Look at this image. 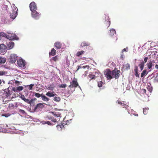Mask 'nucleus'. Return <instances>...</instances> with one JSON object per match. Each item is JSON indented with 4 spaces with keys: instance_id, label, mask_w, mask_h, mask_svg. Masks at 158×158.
Wrapping results in <instances>:
<instances>
[{
    "instance_id": "obj_28",
    "label": "nucleus",
    "mask_w": 158,
    "mask_h": 158,
    "mask_svg": "<svg viewBox=\"0 0 158 158\" xmlns=\"http://www.w3.org/2000/svg\"><path fill=\"white\" fill-rule=\"evenodd\" d=\"M54 88V85H52L51 84V85H48V87L47 88V89H48V90H52Z\"/></svg>"
},
{
    "instance_id": "obj_47",
    "label": "nucleus",
    "mask_w": 158,
    "mask_h": 158,
    "mask_svg": "<svg viewBox=\"0 0 158 158\" xmlns=\"http://www.w3.org/2000/svg\"><path fill=\"white\" fill-rule=\"evenodd\" d=\"M45 123L47 124L48 125H52V123H50V122L49 121H45Z\"/></svg>"
},
{
    "instance_id": "obj_21",
    "label": "nucleus",
    "mask_w": 158,
    "mask_h": 158,
    "mask_svg": "<svg viewBox=\"0 0 158 158\" xmlns=\"http://www.w3.org/2000/svg\"><path fill=\"white\" fill-rule=\"evenodd\" d=\"M31 11L32 16L33 17L36 18L38 16L39 13H38L36 10H31Z\"/></svg>"
},
{
    "instance_id": "obj_56",
    "label": "nucleus",
    "mask_w": 158,
    "mask_h": 158,
    "mask_svg": "<svg viewBox=\"0 0 158 158\" xmlns=\"http://www.w3.org/2000/svg\"><path fill=\"white\" fill-rule=\"evenodd\" d=\"M54 115H55L57 117H60V114H55Z\"/></svg>"
},
{
    "instance_id": "obj_1",
    "label": "nucleus",
    "mask_w": 158,
    "mask_h": 158,
    "mask_svg": "<svg viewBox=\"0 0 158 158\" xmlns=\"http://www.w3.org/2000/svg\"><path fill=\"white\" fill-rule=\"evenodd\" d=\"M33 94H34L36 98H39L41 97L42 100L44 101L47 102L50 99L48 98H47L44 95L43 93L42 94H40L39 93L34 92L33 93Z\"/></svg>"
},
{
    "instance_id": "obj_48",
    "label": "nucleus",
    "mask_w": 158,
    "mask_h": 158,
    "mask_svg": "<svg viewBox=\"0 0 158 158\" xmlns=\"http://www.w3.org/2000/svg\"><path fill=\"white\" fill-rule=\"evenodd\" d=\"M15 83L18 86L20 84L19 81H15Z\"/></svg>"
},
{
    "instance_id": "obj_42",
    "label": "nucleus",
    "mask_w": 158,
    "mask_h": 158,
    "mask_svg": "<svg viewBox=\"0 0 158 158\" xmlns=\"http://www.w3.org/2000/svg\"><path fill=\"white\" fill-rule=\"evenodd\" d=\"M19 112L22 113L23 114H24L25 113V111L21 109H19Z\"/></svg>"
},
{
    "instance_id": "obj_38",
    "label": "nucleus",
    "mask_w": 158,
    "mask_h": 158,
    "mask_svg": "<svg viewBox=\"0 0 158 158\" xmlns=\"http://www.w3.org/2000/svg\"><path fill=\"white\" fill-rule=\"evenodd\" d=\"M126 67V69L127 70H128L130 69V65L129 64L127 63L125 65Z\"/></svg>"
},
{
    "instance_id": "obj_52",
    "label": "nucleus",
    "mask_w": 158,
    "mask_h": 158,
    "mask_svg": "<svg viewBox=\"0 0 158 158\" xmlns=\"http://www.w3.org/2000/svg\"><path fill=\"white\" fill-rule=\"evenodd\" d=\"M89 66H88V65H86V66H83L82 67V68H83V69H85V68H87L88 69H89Z\"/></svg>"
},
{
    "instance_id": "obj_54",
    "label": "nucleus",
    "mask_w": 158,
    "mask_h": 158,
    "mask_svg": "<svg viewBox=\"0 0 158 158\" xmlns=\"http://www.w3.org/2000/svg\"><path fill=\"white\" fill-rule=\"evenodd\" d=\"M142 92L144 93H146V89H142Z\"/></svg>"
},
{
    "instance_id": "obj_60",
    "label": "nucleus",
    "mask_w": 158,
    "mask_h": 158,
    "mask_svg": "<svg viewBox=\"0 0 158 158\" xmlns=\"http://www.w3.org/2000/svg\"><path fill=\"white\" fill-rule=\"evenodd\" d=\"M135 116H138V114H135Z\"/></svg>"
},
{
    "instance_id": "obj_27",
    "label": "nucleus",
    "mask_w": 158,
    "mask_h": 158,
    "mask_svg": "<svg viewBox=\"0 0 158 158\" xmlns=\"http://www.w3.org/2000/svg\"><path fill=\"white\" fill-rule=\"evenodd\" d=\"M6 58L4 57H1L0 58V63L1 64H4L6 62Z\"/></svg>"
},
{
    "instance_id": "obj_24",
    "label": "nucleus",
    "mask_w": 158,
    "mask_h": 158,
    "mask_svg": "<svg viewBox=\"0 0 158 158\" xmlns=\"http://www.w3.org/2000/svg\"><path fill=\"white\" fill-rule=\"evenodd\" d=\"M144 66V63L143 61L140 64H139V67L141 71H142L143 69Z\"/></svg>"
},
{
    "instance_id": "obj_51",
    "label": "nucleus",
    "mask_w": 158,
    "mask_h": 158,
    "mask_svg": "<svg viewBox=\"0 0 158 158\" xmlns=\"http://www.w3.org/2000/svg\"><path fill=\"white\" fill-rule=\"evenodd\" d=\"M155 80L156 81H158V74L155 77Z\"/></svg>"
},
{
    "instance_id": "obj_49",
    "label": "nucleus",
    "mask_w": 158,
    "mask_h": 158,
    "mask_svg": "<svg viewBox=\"0 0 158 158\" xmlns=\"http://www.w3.org/2000/svg\"><path fill=\"white\" fill-rule=\"evenodd\" d=\"M135 75L136 77H139V74H138V72H135Z\"/></svg>"
},
{
    "instance_id": "obj_44",
    "label": "nucleus",
    "mask_w": 158,
    "mask_h": 158,
    "mask_svg": "<svg viewBox=\"0 0 158 158\" xmlns=\"http://www.w3.org/2000/svg\"><path fill=\"white\" fill-rule=\"evenodd\" d=\"M134 71L135 72H138V68L137 66H135Z\"/></svg>"
},
{
    "instance_id": "obj_7",
    "label": "nucleus",
    "mask_w": 158,
    "mask_h": 158,
    "mask_svg": "<svg viewBox=\"0 0 158 158\" xmlns=\"http://www.w3.org/2000/svg\"><path fill=\"white\" fill-rule=\"evenodd\" d=\"M110 22L109 17L108 16L105 17V20L104 22L103 26L105 28H107L110 25Z\"/></svg>"
},
{
    "instance_id": "obj_13",
    "label": "nucleus",
    "mask_w": 158,
    "mask_h": 158,
    "mask_svg": "<svg viewBox=\"0 0 158 158\" xmlns=\"http://www.w3.org/2000/svg\"><path fill=\"white\" fill-rule=\"evenodd\" d=\"M12 20L7 17H3L2 19V22L4 23H9Z\"/></svg>"
},
{
    "instance_id": "obj_32",
    "label": "nucleus",
    "mask_w": 158,
    "mask_h": 158,
    "mask_svg": "<svg viewBox=\"0 0 158 158\" xmlns=\"http://www.w3.org/2000/svg\"><path fill=\"white\" fill-rule=\"evenodd\" d=\"M7 35L4 32H2L0 33V36L4 37L7 38Z\"/></svg>"
},
{
    "instance_id": "obj_58",
    "label": "nucleus",
    "mask_w": 158,
    "mask_h": 158,
    "mask_svg": "<svg viewBox=\"0 0 158 158\" xmlns=\"http://www.w3.org/2000/svg\"><path fill=\"white\" fill-rule=\"evenodd\" d=\"M126 51V49L125 48H124L123 49V50H122V52H124V51Z\"/></svg>"
},
{
    "instance_id": "obj_9",
    "label": "nucleus",
    "mask_w": 158,
    "mask_h": 158,
    "mask_svg": "<svg viewBox=\"0 0 158 158\" xmlns=\"http://www.w3.org/2000/svg\"><path fill=\"white\" fill-rule=\"evenodd\" d=\"M6 46L4 44H0V53L4 54L6 51Z\"/></svg>"
},
{
    "instance_id": "obj_22",
    "label": "nucleus",
    "mask_w": 158,
    "mask_h": 158,
    "mask_svg": "<svg viewBox=\"0 0 158 158\" xmlns=\"http://www.w3.org/2000/svg\"><path fill=\"white\" fill-rule=\"evenodd\" d=\"M56 95V94H54V92H48L47 93L46 95L49 97H54Z\"/></svg>"
},
{
    "instance_id": "obj_57",
    "label": "nucleus",
    "mask_w": 158,
    "mask_h": 158,
    "mask_svg": "<svg viewBox=\"0 0 158 158\" xmlns=\"http://www.w3.org/2000/svg\"><path fill=\"white\" fill-rule=\"evenodd\" d=\"M155 68L157 69H158V64H156L155 65Z\"/></svg>"
},
{
    "instance_id": "obj_50",
    "label": "nucleus",
    "mask_w": 158,
    "mask_h": 158,
    "mask_svg": "<svg viewBox=\"0 0 158 158\" xmlns=\"http://www.w3.org/2000/svg\"><path fill=\"white\" fill-rule=\"evenodd\" d=\"M148 59V57H145L144 59V62L146 63Z\"/></svg>"
},
{
    "instance_id": "obj_39",
    "label": "nucleus",
    "mask_w": 158,
    "mask_h": 158,
    "mask_svg": "<svg viewBox=\"0 0 158 158\" xmlns=\"http://www.w3.org/2000/svg\"><path fill=\"white\" fill-rule=\"evenodd\" d=\"M103 83L102 81H100L98 82V86L99 87H101L102 86V85Z\"/></svg>"
},
{
    "instance_id": "obj_55",
    "label": "nucleus",
    "mask_w": 158,
    "mask_h": 158,
    "mask_svg": "<svg viewBox=\"0 0 158 158\" xmlns=\"http://www.w3.org/2000/svg\"><path fill=\"white\" fill-rule=\"evenodd\" d=\"M82 68V67L80 66H78V69H77V71H78V70L80 69H81Z\"/></svg>"
},
{
    "instance_id": "obj_37",
    "label": "nucleus",
    "mask_w": 158,
    "mask_h": 158,
    "mask_svg": "<svg viewBox=\"0 0 158 158\" xmlns=\"http://www.w3.org/2000/svg\"><path fill=\"white\" fill-rule=\"evenodd\" d=\"M7 74V72L3 71H0V76H3Z\"/></svg>"
},
{
    "instance_id": "obj_36",
    "label": "nucleus",
    "mask_w": 158,
    "mask_h": 158,
    "mask_svg": "<svg viewBox=\"0 0 158 158\" xmlns=\"http://www.w3.org/2000/svg\"><path fill=\"white\" fill-rule=\"evenodd\" d=\"M147 89L150 92H151L152 90V88L151 86L148 85L147 87Z\"/></svg>"
},
{
    "instance_id": "obj_8",
    "label": "nucleus",
    "mask_w": 158,
    "mask_h": 158,
    "mask_svg": "<svg viewBox=\"0 0 158 158\" xmlns=\"http://www.w3.org/2000/svg\"><path fill=\"white\" fill-rule=\"evenodd\" d=\"M17 64L19 67L25 68L26 65V62L24 60L22 59H19L17 61Z\"/></svg>"
},
{
    "instance_id": "obj_2",
    "label": "nucleus",
    "mask_w": 158,
    "mask_h": 158,
    "mask_svg": "<svg viewBox=\"0 0 158 158\" xmlns=\"http://www.w3.org/2000/svg\"><path fill=\"white\" fill-rule=\"evenodd\" d=\"M112 71L109 69H106L104 73V75L107 80H110L114 78L112 75Z\"/></svg>"
},
{
    "instance_id": "obj_23",
    "label": "nucleus",
    "mask_w": 158,
    "mask_h": 158,
    "mask_svg": "<svg viewBox=\"0 0 158 158\" xmlns=\"http://www.w3.org/2000/svg\"><path fill=\"white\" fill-rule=\"evenodd\" d=\"M56 54V51L54 48H52L51 50V52L49 53V55L52 56H55Z\"/></svg>"
},
{
    "instance_id": "obj_45",
    "label": "nucleus",
    "mask_w": 158,
    "mask_h": 158,
    "mask_svg": "<svg viewBox=\"0 0 158 158\" xmlns=\"http://www.w3.org/2000/svg\"><path fill=\"white\" fill-rule=\"evenodd\" d=\"M5 91L7 94H10V92L9 89V88L6 89H5Z\"/></svg>"
},
{
    "instance_id": "obj_18",
    "label": "nucleus",
    "mask_w": 158,
    "mask_h": 158,
    "mask_svg": "<svg viewBox=\"0 0 158 158\" xmlns=\"http://www.w3.org/2000/svg\"><path fill=\"white\" fill-rule=\"evenodd\" d=\"M14 42H12L11 41L9 42L7 44V48L8 49H12L13 48V47L14 46Z\"/></svg>"
},
{
    "instance_id": "obj_29",
    "label": "nucleus",
    "mask_w": 158,
    "mask_h": 158,
    "mask_svg": "<svg viewBox=\"0 0 158 158\" xmlns=\"http://www.w3.org/2000/svg\"><path fill=\"white\" fill-rule=\"evenodd\" d=\"M53 100L56 102H59L60 101V98L59 97H55Z\"/></svg>"
},
{
    "instance_id": "obj_43",
    "label": "nucleus",
    "mask_w": 158,
    "mask_h": 158,
    "mask_svg": "<svg viewBox=\"0 0 158 158\" xmlns=\"http://www.w3.org/2000/svg\"><path fill=\"white\" fill-rule=\"evenodd\" d=\"M34 84H31L29 85L28 89L30 90H31L32 89L33 87L34 86Z\"/></svg>"
},
{
    "instance_id": "obj_16",
    "label": "nucleus",
    "mask_w": 158,
    "mask_h": 158,
    "mask_svg": "<svg viewBox=\"0 0 158 158\" xmlns=\"http://www.w3.org/2000/svg\"><path fill=\"white\" fill-rule=\"evenodd\" d=\"M23 89V87L22 86H19L16 88H13L12 90L15 92H18L22 91Z\"/></svg>"
},
{
    "instance_id": "obj_35",
    "label": "nucleus",
    "mask_w": 158,
    "mask_h": 158,
    "mask_svg": "<svg viewBox=\"0 0 158 158\" xmlns=\"http://www.w3.org/2000/svg\"><path fill=\"white\" fill-rule=\"evenodd\" d=\"M48 119L50 120H51L52 121L54 122H56L57 121L56 119L52 117H50L48 118Z\"/></svg>"
},
{
    "instance_id": "obj_17",
    "label": "nucleus",
    "mask_w": 158,
    "mask_h": 158,
    "mask_svg": "<svg viewBox=\"0 0 158 158\" xmlns=\"http://www.w3.org/2000/svg\"><path fill=\"white\" fill-rule=\"evenodd\" d=\"M54 46L56 48L59 49L62 46V44L60 42L57 41L55 43Z\"/></svg>"
},
{
    "instance_id": "obj_33",
    "label": "nucleus",
    "mask_w": 158,
    "mask_h": 158,
    "mask_svg": "<svg viewBox=\"0 0 158 158\" xmlns=\"http://www.w3.org/2000/svg\"><path fill=\"white\" fill-rule=\"evenodd\" d=\"M52 60L55 62H56L58 60V59L57 56H56L53 57H52L51 59V60Z\"/></svg>"
},
{
    "instance_id": "obj_14",
    "label": "nucleus",
    "mask_w": 158,
    "mask_h": 158,
    "mask_svg": "<svg viewBox=\"0 0 158 158\" xmlns=\"http://www.w3.org/2000/svg\"><path fill=\"white\" fill-rule=\"evenodd\" d=\"M44 106L43 103H39L37 104L35 106L34 108V110L35 111L37 109H43Z\"/></svg>"
},
{
    "instance_id": "obj_40",
    "label": "nucleus",
    "mask_w": 158,
    "mask_h": 158,
    "mask_svg": "<svg viewBox=\"0 0 158 158\" xmlns=\"http://www.w3.org/2000/svg\"><path fill=\"white\" fill-rule=\"evenodd\" d=\"M9 107L10 108H14V104L13 103H10L9 104Z\"/></svg>"
},
{
    "instance_id": "obj_26",
    "label": "nucleus",
    "mask_w": 158,
    "mask_h": 158,
    "mask_svg": "<svg viewBox=\"0 0 158 158\" xmlns=\"http://www.w3.org/2000/svg\"><path fill=\"white\" fill-rule=\"evenodd\" d=\"M148 73L147 72V71L146 69L144 70L142 72V73L141 75V77H144L145 75H146Z\"/></svg>"
},
{
    "instance_id": "obj_12",
    "label": "nucleus",
    "mask_w": 158,
    "mask_h": 158,
    "mask_svg": "<svg viewBox=\"0 0 158 158\" xmlns=\"http://www.w3.org/2000/svg\"><path fill=\"white\" fill-rule=\"evenodd\" d=\"M29 7L30 10H36L37 9L36 4L34 2H33L30 3Z\"/></svg>"
},
{
    "instance_id": "obj_4",
    "label": "nucleus",
    "mask_w": 158,
    "mask_h": 158,
    "mask_svg": "<svg viewBox=\"0 0 158 158\" xmlns=\"http://www.w3.org/2000/svg\"><path fill=\"white\" fill-rule=\"evenodd\" d=\"M18 56L15 54H11L9 58V62L11 63H15L17 59Z\"/></svg>"
},
{
    "instance_id": "obj_25",
    "label": "nucleus",
    "mask_w": 158,
    "mask_h": 158,
    "mask_svg": "<svg viewBox=\"0 0 158 158\" xmlns=\"http://www.w3.org/2000/svg\"><path fill=\"white\" fill-rule=\"evenodd\" d=\"M116 33V31L115 30L113 29H111L110 31L109 35L111 36H113L114 34Z\"/></svg>"
},
{
    "instance_id": "obj_53",
    "label": "nucleus",
    "mask_w": 158,
    "mask_h": 158,
    "mask_svg": "<svg viewBox=\"0 0 158 158\" xmlns=\"http://www.w3.org/2000/svg\"><path fill=\"white\" fill-rule=\"evenodd\" d=\"M18 104L17 103V102H15V104H14V106L15 107H18Z\"/></svg>"
},
{
    "instance_id": "obj_6",
    "label": "nucleus",
    "mask_w": 158,
    "mask_h": 158,
    "mask_svg": "<svg viewBox=\"0 0 158 158\" xmlns=\"http://www.w3.org/2000/svg\"><path fill=\"white\" fill-rule=\"evenodd\" d=\"M9 34L7 35V39H9L10 40H18L19 39L18 37L17 36V35L15 34H11L8 32H7Z\"/></svg>"
},
{
    "instance_id": "obj_5",
    "label": "nucleus",
    "mask_w": 158,
    "mask_h": 158,
    "mask_svg": "<svg viewBox=\"0 0 158 158\" xmlns=\"http://www.w3.org/2000/svg\"><path fill=\"white\" fill-rule=\"evenodd\" d=\"M79 86L78 83L76 79L74 78L70 82V85L69 86L70 88H76Z\"/></svg>"
},
{
    "instance_id": "obj_15",
    "label": "nucleus",
    "mask_w": 158,
    "mask_h": 158,
    "mask_svg": "<svg viewBox=\"0 0 158 158\" xmlns=\"http://www.w3.org/2000/svg\"><path fill=\"white\" fill-rule=\"evenodd\" d=\"M154 63H155V61L154 60H152L150 61L147 64V65L148 67V69H150V71L152 69V66H153L154 65Z\"/></svg>"
},
{
    "instance_id": "obj_3",
    "label": "nucleus",
    "mask_w": 158,
    "mask_h": 158,
    "mask_svg": "<svg viewBox=\"0 0 158 158\" xmlns=\"http://www.w3.org/2000/svg\"><path fill=\"white\" fill-rule=\"evenodd\" d=\"M120 70L115 69L112 71L111 75L115 79H118L120 76Z\"/></svg>"
},
{
    "instance_id": "obj_41",
    "label": "nucleus",
    "mask_w": 158,
    "mask_h": 158,
    "mask_svg": "<svg viewBox=\"0 0 158 158\" xmlns=\"http://www.w3.org/2000/svg\"><path fill=\"white\" fill-rule=\"evenodd\" d=\"M66 85L65 84H62L59 85V87L61 88H65L66 87Z\"/></svg>"
},
{
    "instance_id": "obj_19",
    "label": "nucleus",
    "mask_w": 158,
    "mask_h": 158,
    "mask_svg": "<svg viewBox=\"0 0 158 158\" xmlns=\"http://www.w3.org/2000/svg\"><path fill=\"white\" fill-rule=\"evenodd\" d=\"M90 44L88 42L86 41H84L82 42L80 45V47L83 48V47L85 46H88Z\"/></svg>"
},
{
    "instance_id": "obj_30",
    "label": "nucleus",
    "mask_w": 158,
    "mask_h": 158,
    "mask_svg": "<svg viewBox=\"0 0 158 158\" xmlns=\"http://www.w3.org/2000/svg\"><path fill=\"white\" fill-rule=\"evenodd\" d=\"M84 52V51L82 50L78 52L76 54V55L78 56H79L83 54Z\"/></svg>"
},
{
    "instance_id": "obj_59",
    "label": "nucleus",
    "mask_w": 158,
    "mask_h": 158,
    "mask_svg": "<svg viewBox=\"0 0 158 158\" xmlns=\"http://www.w3.org/2000/svg\"><path fill=\"white\" fill-rule=\"evenodd\" d=\"M2 83V82L1 80V79H0V85H1Z\"/></svg>"
},
{
    "instance_id": "obj_34",
    "label": "nucleus",
    "mask_w": 158,
    "mask_h": 158,
    "mask_svg": "<svg viewBox=\"0 0 158 158\" xmlns=\"http://www.w3.org/2000/svg\"><path fill=\"white\" fill-rule=\"evenodd\" d=\"M148 108H144L143 109V112L144 114H146L148 113Z\"/></svg>"
},
{
    "instance_id": "obj_31",
    "label": "nucleus",
    "mask_w": 158,
    "mask_h": 158,
    "mask_svg": "<svg viewBox=\"0 0 158 158\" xmlns=\"http://www.w3.org/2000/svg\"><path fill=\"white\" fill-rule=\"evenodd\" d=\"M89 77L90 79H95L96 78V77L94 75L92 74H89Z\"/></svg>"
},
{
    "instance_id": "obj_20",
    "label": "nucleus",
    "mask_w": 158,
    "mask_h": 158,
    "mask_svg": "<svg viewBox=\"0 0 158 158\" xmlns=\"http://www.w3.org/2000/svg\"><path fill=\"white\" fill-rule=\"evenodd\" d=\"M116 102L118 104L121 105L122 106H123V108H126L127 106V105L126 104L124 103V101H121L118 100Z\"/></svg>"
},
{
    "instance_id": "obj_11",
    "label": "nucleus",
    "mask_w": 158,
    "mask_h": 158,
    "mask_svg": "<svg viewBox=\"0 0 158 158\" xmlns=\"http://www.w3.org/2000/svg\"><path fill=\"white\" fill-rule=\"evenodd\" d=\"M18 10H16V12L12 11V12L10 13V19L12 21L15 19L17 16L18 12Z\"/></svg>"
},
{
    "instance_id": "obj_10",
    "label": "nucleus",
    "mask_w": 158,
    "mask_h": 158,
    "mask_svg": "<svg viewBox=\"0 0 158 158\" xmlns=\"http://www.w3.org/2000/svg\"><path fill=\"white\" fill-rule=\"evenodd\" d=\"M19 97L23 100L24 102L27 103L28 104H31V103L33 101V99H31L30 101V100L28 99H26L25 98V97L24 95L23 94H21L20 96Z\"/></svg>"
},
{
    "instance_id": "obj_46",
    "label": "nucleus",
    "mask_w": 158,
    "mask_h": 158,
    "mask_svg": "<svg viewBox=\"0 0 158 158\" xmlns=\"http://www.w3.org/2000/svg\"><path fill=\"white\" fill-rule=\"evenodd\" d=\"M64 125L62 124H61V125H57L56 127L58 129L59 128V127H60L61 128V129L62 128H63L64 127Z\"/></svg>"
}]
</instances>
